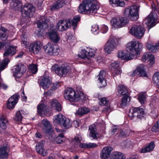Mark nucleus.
<instances>
[{
    "label": "nucleus",
    "instance_id": "11",
    "mask_svg": "<svg viewBox=\"0 0 159 159\" xmlns=\"http://www.w3.org/2000/svg\"><path fill=\"white\" fill-rule=\"evenodd\" d=\"M14 75L17 78L21 77L23 73H25L26 70L25 66L21 64H19L14 66Z\"/></svg>",
    "mask_w": 159,
    "mask_h": 159
},
{
    "label": "nucleus",
    "instance_id": "51",
    "mask_svg": "<svg viewBox=\"0 0 159 159\" xmlns=\"http://www.w3.org/2000/svg\"><path fill=\"white\" fill-rule=\"evenodd\" d=\"M80 20V17L79 16H75L73 19L72 21V25L74 27V29L76 28V25L78 21Z\"/></svg>",
    "mask_w": 159,
    "mask_h": 159
},
{
    "label": "nucleus",
    "instance_id": "54",
    "mask_svg": "<svg viewBox=\"0 0 159 159\" xmlns=\"http://www.w3.org/2000/svg\"><path fill=\"white\" fill-rule=\"evenodd\" d=\"M108 103V101L106 100V98H103L101 99L99 102V104L101 106H104L107 104Z\"/></svg>",
    "mask_w": 159,
    "mask_h": 159
},
{
    "label": "nucleus",
    "instance_id": "26",
    "mask_svg": "<svg viewBox=\"0 0 159 159\" xmlns=\"http://www.w3.org/2000/svg\"><path fill=\"white\" fill-rule=\"evenodd\" d=\"M105 72L104 71H100L99 75L98 76V80L101 84L100 87H103L106 85V80L105 79Z\"/></svg>",
    "mask_w": 159,
    "mask_h": 159
},
{
    "label": "nucleus",
    "instance_id": "49",
    "mask_svg": "<svg viewBox=\"0 0 159 159\" xmlns=\"http://www.w3.org/2000/svg\"><path fill=\"white\" fill-rule=\"evenodd\" d=\"M29 69L32 73L35 74L38 70L37 66L35 64H31L29 66Z\"/></svg>",
    "mask_w": 159,
    "mask_h": 159
},
{
    "label": "nucleus",
    "instance_id": "23",
    "mask_svg": "<svg viewBox=\"0 0 159 159\" xmlns=\"http://www.w3.org/2000/svg\"><path fill=\"white\" fill-rule=\"evenodd\" d=\"M144 112L143 109L140 107L134 108L130 110L129 113V115L131 119H133L136 115L138 114L143 113Z\"/></svg>",
    "mask_w": 159,
    "mask_h": 159
},
{
    "label": "nucleus",
    "instance_id": "43",
    "mask_svg": "<svg viewBox=\"0 0 159 159\" xmlns=\"http://www.w3.org/2000/svg\"><path fill=\"white\" fill-rule=\"evenodd\" d=\"M60 86V84L59 83H53L50 88V89L48 91L46 92L47 95L48 96L51 95L53 91L58 89Z\"/></svg>",
    "mask_w": 159,
    "mask_h": 159
},
{
    "label": "nucleus",
    "instance_id": "31",
    "mask_svg": "<svg viewBox=\"0 0 159 159\" xmlns=\"http://www.w3.org/2000/svg\"><path fill=\"white\" fill-rule=\"evenodd\" d=\"M36 149L37 152L43 156L46 155V153L44 151L43 143L40 142L38 143L36 146Z\"/></svg>",
    "mask_w": 159,
    "mask_h": 159
},
{
    "label": "nucleus",
    "instance_id": "44",
    "mask_svg": "<svg viewBox=\"0 0 159 159\" xmlns=\"http://www.w3.org/2000/svg\"><path fill=\"white\" fill-rule=\"evenodd\" d=\"M7 31V29L3 27L0 28V38L3 40H5L7 39L6 33Z\"/></svg>",
    "mask_w": 159,
    "mask_h": 159
},
{
    "label": "nucleus",
    "instance_id": "62",
    "mask_svg": "<svg viewBox=\"0 0 159 159\" xmlns=\"http://www.w3.org/2000/svg\"><path fill=\"white\" fill-rule=\"evenodd\" d=\"M7 86L6 85L0 82V89L2 88L5 89H7Z\"/></svg>",
    "mask_w": 159,
    "mask_h": 159
},
{
    "label": "nucleus",
    "instance_id": "4",
    "mask_svg": "<svg viewBox=\"0 0 159 159\" xmlns=\"http://www.w3.org/2000/svg\"><path fill=\"white\" fill-rule=\"evenodd\" d=\"M139 5H133L126 8L124 14L125 16L128 17L132 20L136 21L139 18Z\"/></svg>",
    "mask_w": 159,
    "mask_h": 159
},
{
    "label": "nucleus",
    "instance_id": "2",
    "mask_svg": "<svg viewBox=\"0 0 159 159\" xmlns=\"http://www.w3.org/2000/svg\"><path fill=\"white\" fill-rule=\"evenodd\" d=\"M99 7L94 0H83L79 7L78 11L81 13H96Z\"/></svg>",
    "mask_w": 159,
    "mask_h": 159
},
{
    "label": "nucleus",
    "instance_id": "13",
    "mask_svg": "<svg viewBox=\"0 0 159 159\" xmlns=\"http://www.w3.org/2000/svg\"><path fill=\"white\" fill-rule=\"evenodd\" d=\"M49 22V20L47 17L44 16H41L39 20H37V27L40 29H45L48 27V23Z\"/></svg>",
    "mask_w": 159,
    "mask_h": 159
},
{
    "label": "nucleus",
    "instance_id": "48",
    "mask_svg": "<svg viewBox=\"0 0 159 159\" xmlns=\"http://www.w3.org/2000/svg\"><path fill=\"white\" fill-rule=\"evenodd\" d=\"M62 65L63 77H65L66 74L70 71V67L66 65L62 64Z\"/></svg>",
    "mask_w": 159,
    "mask_h": 159
},
{
    "label": "nucleus",
    "instance_id": "45",
    "mask_svg": "<svg viewBox=\"0 0 159 159\" xmlns=\"http://www.w3.org/2000/svg\"><path fill=\"white\" fill-rule=\"evenodd\" d=\"M9 60L8 58H5L3 59L0 64V71L4 70L7 66L9 62Z\"/></svg>",
    "mask_w": 159,
    "mask_h": 159
},
{
    "label": "nucleus",
    "instance_id": "30",
    "mask_svg": "<svg viewBox=\"0 0 159 159\" xmlns=\"http://www.w3.org/2000/svg\"><path fill=\"white\" fill-rule=\"evenodd\" d=\"M64 4L65 3L63 0H57L54 4L52 6L51 10V11L57 10L59 8L62 7Z\"/></svg>",
    "mask_w": 159,
    "mask_h": 159
},
{
    "label": "nucleus",
    "instance_id": "10",
    "mask_svg": "<svg viewBox=\"0 0 159 159\" xmlns=\"http://www.w3.org/2000/svg\"><path fill=\"white\" fill-rule=\"evenodd\" d=\"M116 46L115 39L114 38L110 37L104 45V49L105 52L109 53L116 48Z\"/></svg>",
    "mask_w": 159,
    "mask_h": 159
},
{
    "label": "nucleus",
    "instance_id": "47",
    "mask_svg": "<svg viewBox=\"0 0 159 159\" xmlns=\"http://www.w3.org/2000/svg\"><path fill=\"white\" fill-rule=\"evenodd\" d=\"M129 99V101L130 99V97L128 95H125L122 98L121 100L120 106L122 107H125L127 104Z\"/></svg>",
    "mask_w": 159,
    "mask_h": 159
},
{
    "label": "nucleus",
    "instance_id": "20",
    "mask_svg": "<svg viewBox=\"0 0 159 159\" xmlns=\"http://www.w3.org/2000/svg\"><path fill=\"white\" fill-rule=\"evenodd\" d=\"M41 46L40 42L37 41L31 44L29 49L31 52L34 54H37L41 50Z\"/></svg>",
    "mask_w": 159,
    "mask_h": 159
},
{
    "label": "nucleus",
    "instance_id": "9",
    "mask_svg": "<svg viewBox=\"0 0 159 159\" xmlns=\"http://www.w3.org/2000/svg\"><path fill=\"white\" fill-rule=\"evenodd\" d=\"M129 49L135 55H138L140 54L143 45L139 42L132 41L127 44Z\"/></svg>",
    "mask_w": 159,
    "mask_h": 159
},
{
    "label": "nucleus",
    "instance_id": "12",
    "mask_svg": "<svg viewBox=\"0 0 159 159\" xmlns=\"http://www.w3.org/2000/svg\"><path fill=\"white\" fill-rule=\"evenodd\" d=\"M47 34L51 41L54 43H58L60 39L57 30H55L52 29L50 30Z\"/></svg>",
    "mask_w": 159,
    "mask_h": 159
},
{
    "label": "nucleus",
    "instance_id": "55",
    "mask_svg": "<svg viewBox=\"0 0 159 159\" xmlns=\"http://www.w3.org/2000/svg\"><path fill=\"white\" fill-rule=\"evenodd\" d=\"M55 46L54 45V48H53V50H52V55H57L58 54L60 50L59 48L57 47L56 46H55Z\"/></svg>",
    "mask_w": 159,
    "mask_h": 159
},
{
    "label": "nucleus",
    "instance_id": "22",
    "mask_svg": "<svg viewBox=\"0 0 159 159\" xmlns=\"http://www.w3.org/2000/svg\"><path fill=\"white\" fill-rule=\"evenodd\" d=\"M118 57L119 58H121L122 60H127L133 59L136 57L134 54H126L122 51H120L118 52Z\"/></svg>",
    "mask_w": 159,
    "mask_h": 159
},
{
    "label": "nucleus",
    "instance_id": "60",
    "mask_svg": "<svg viewBox=\"0 0 159 159\" xmlns=\"http://www.w3.org/2000/svg\"><path fill=\"white\" fill-rule=\"evenodd\" d=\"M98 26L95 25H93L92 26V29L91 31L93 32H95L98 29Z\"/></svg>",
    "mask_w": 159,
    "mask_h": 159
},
{
    "label": "nucleus",
    "instance_id": "7",
    "mask_svg": "<svg viewBox=\"0 0 159 159\" xmlns=\"http://www.w3.org/2000/svg\"><path fill=\"white\" fill-rule=\"evenodd\" d=\"M81 138L80 135H77L73 139L72 142L75 144L77 147H79L82 148H93L97 146L95 143H80Z\"/></svg>",
    "mask_w": 159,
    "mask_h": 159
},
{
    "label": "nucleus",
    "instance_id": "46",
    "mask_svg": "<svg viewBox=\"0 0 159 159\" xmlns=\"http://www.w3.org/2000/svg\"><path fill=\"white\" fill-rule=\"evenodd\" d=\"M153 80L155 85L159 89V72L154 74L153 77Z\"/></svg>",
    "mask_w": 159,
    "mask_h": 159
},
{
    "label": "nucleus",
    "instance_id": "15",
    "mask_svg": "<svg viewBox=\"0 0 159 159\" xmlns=\"http://www.w3.org/2000/svg\"><path fill=\"white\" fill-rule=\"evenodd\" d=\"M41 127L45 133L49 134L51 132L52 128L49 122L46 119L42 120Z\"/></svg>",
    "mask_w": 159,
    "mask_h": 159
},
{
    "label": "nucleus",
    "instance_id": "27",
    "mask_svg": "<svg viewBox=\"0 0 159 159\" xmlns=\"http://www.w3.org/2000/svg\"><path fill=\"white\" fill-rule=\"evenodd\" d=\"M51 83L49 77H43L42 79L40 84V85L44 89H46L49 87Z\"/></svg>",
    "mask_w": 159,
    "mask_h": 159
},
{
    "label": "nucleus",
    "instance_id": "19",
    "mask_svg": "<svg viewBox=\"0 0 159 159\" xmlns=\"http://www.w3.org/2000/svg\"><path fill=\"white\" fill-rule=\"evenodd\" d=\"M113 148L111 147H107L104 148L101 151L100 153V158L102 159H107L109 158L113 151Z\"/></svg>",
    "mask_w": 159,
    "mask_h": 159
},
{
    "label": "nucleus",
    "instance_id": "56",
    "mask_svg": "<svg viewBox=\"0 0 159 159\" xmlns=\"http://www.w3.org/2000/svg\"><path fill=\"white\" fill-rule=\"evenodd\" d=\"M119 62L118 61H116L112 63L111 64L112 67L114 68V69L118 68L119 67Z\"/></svg>",
    "mask_w": 159,
    "mask_h": 159
},
{
    "label": "nucleus",
    "instance_id": "14",
    "mask_svg": "<svg viewBox=\"0 0 159 159\" xmlns=\"http://www.w3.org/2000/svg\"><path fill=\"white\" fill-rule=\"evenodd\" d=\"M157 16L156 13L151 12L146 19V20H147L146 23L151 28L155 25V23L157 21Z\"/></svg>",
    "mask_w": 159,
    "mask_h": 159
},
{
    "label": "nucleus",
    "instance_id": "24",
    "mask_svg": "<svg viewBox=\"0 0 159 159\" xmlns=\"http://www.w3.org/2000/svg\"><path fill=\"white\" fill-rule=\"evenodd\" d=\"M136 75H140L141 76L146 77L147 76V74L145 71L144 67L141 65L138 67L137 69L134 70L133 73L131 74L132 76H134Z\"/></svg>",
    "mask_w": 159,
    "mask_h": 159
},
{
    "label": "nucleus",
    "instance_id": "32",
    "mask_svg": "<svg viewBox=\"0 0 159 159\" xmlns=\"http://www.w3.org/2000/svg\"><path fill=\"white\" fill-rule=\"evenodd\" d=\"M16 48L15 47L13 46H10L3 53L4 57H8L9 56H12L15 54L16 52Z\"/></svg>",
    "mask_w": 159,
    "mask_h": 159
},
{
    "label": "nucleus",
    "instance_id": "53",
    "mask_svg": "<svg viewBox=\"0 0 159 159\" xmlns=\"http://www.w3.org/2000/svg\"><path fill=\"white\" fill-rule=\"evenodd\" d=\"M152 131L157 132H159V125L158 122L156 123L152 127Z\"/></svg>",
    "mask_w": 159,
    "mask_h": 159
},
{
    "label": "nucleus",
    "instance_id": "17",
    "mask_svg": "<svg viewBox=\"0 0 159 159\" xmlns=\"http://www.w3.org/2000/svg\"><path fill=\"white\" fill-rule=\"evenodd\" d=\"M19 97V94L17 93L9 98L7 103V108L9 109L13 108L17 103Z\"/></svg>",
    "mask_w": 159,
    "mask_h": 159
},
{
    "label": "nucleus",
    "instance_id": "57",
    "mask_svg": "<svg viewBox=\"0 0 159 159\" xmlns=\"http://www.w3.org/2000/svg\"><path fill=\"white\" fill-rule=\"evenodd\" d=\"M121 72V70L120 69V68L119 67L118 68L114 69L113 71V73L116 75H120Z\"/></svg>",
    "mask_w": 159,
    "mask_h": 159
},
{
    "label": "nucleus",
    "instance_id": "6",
    "mask_svg": "<svg viewBox=\"0 0 159 159\" xmlns=\"http://www.w3.org/2000/svg\"><path fill=\"white\" fill-rule=\"evenodd\" d=\"M128 22L126 18L122 16L114 17L111 20L112 25L115 28H121Z\"/></svg>",
    "mask_w": 159,
    "mask_h": 159
},
{
    "label": "nucleus",
    "instance_id": "39",
    "mask_svg": "<svg viewBox=\"0 0 159 159\" xmlns=\"http://www.w3.org/2000/svg\"><path fill=\"white\" fill-rule=\"evenodd\" d=\"M155 146L154 143V142H151L148 146L145 148H142L140 152L145 153L152 151L154 149Z\"/></svg>",
    "mask_w": 159,
    "mask_h": 159
},
{
    "label": "nucleus",
    "instance_id": "36",
    "mask_svg": "<svg viewBox=\"0 0 159 159\" xmlns=\"http://www.w3.org/2000/svg\"><path fill=\"white\" fill-rule=\"evenodd\" d=\"M50 105L52 107L54 108L57 111H60L61 110V106L57 100H52L50 102Z\"/></svg>",
    "mask_w": 159,
    "mask_h": 159
},
{
    "label": "nucleus",
    "instance_id": "41",
    "mask_svg": "<svg viewBox=\"0 0 159 159\" xmlns=\"http://www.w3.org/2000/svg\"><path fill=\"white\" fill-rule=\"evenodd\" d=\"M24 111L23 110L18 111L16 113L14 119L15 121L20 122L23 118L22 115L24 114Z\"/></svg>",
    "mask_w": 159,
    "mask_h": 159
},
{
    "label": "nucleus",
    "instance_id": "29",
    "mask_svg": "<svg viewBox=\"0 0 159 159\" xmlns=\"http://www.w3.org/2000/svg\"><path fill=\"white\" fill-rule=\"evenodd\" d=\"M52 69L57 75L61 77H63L62 65L59 66L57 64H55L52 66Z\"/></svg>",
    "mask_w": 159,
    "mask_h": 159
},
{
    "label": "nucleus",
    "instance_id": "16",
    "mask_svg": "<svg viewBox=\"0 0 159 159\" xmlns=\"http://www.w3.org/2000/svg\"><path fill=\"white\" fill-rule=\"evenodd\" d=\"M70 25V23L69 20H60L57 24L56 29L61 31H63L68 29Z\"/></svg>",
    "mask_w": 159,
    "mask_h": 159
},
{
    "label": "nucleus",
    "instance_id": "42",
    "mask_svg": "<svg viewBox=\"0 0 159 159\" xmlns=\"http://www.w3.org/2000/svg\"><path fill=\"white\" fill-rule=\"evenodd\" d=\"M89 112V109L86 107H82L79 108L76 112V115L83 116L87 114Z\"/></svg>",
    "mask_w": 159,
    "mask_h": 159
},
{
    "label": "nucleus",
    "instance_id": "1",
    "mask_svg": "<svg viewBox=\"0 0 159 159\" xmlns=\"http://www.w3.org/2000/svg\"><path fill=\"white\" fill-rule=\"evenodd\" d=\"M11 5L15 10H20L24 20L26 23L29 22L35 11V7L31 4H25L21 6V1L20 0H15L11 3Z\"/></svg>",
    "mask_w": 159,
    "mask_h": 159
},
{
    "label": "nucleus",
    "instance_id": "25",
    "mask_svg": "<svg viewBox=\"0 0 159 159\" xmlns=\"http://www.w3.org/2000/svg\"><path fill=\"white\" fill-rule=\"evenodd\" d=\"M89 135L90 137L94 139H98V134L94 124H92L89 126Z\"/></svg>",
    "mask_w": 159,
    "mask_h": 159
},
{
    "label": "nucleus",
    "instance_id": "50",
    "mask_svg": "<svg viewBox=\"0 0 159 159\" xmlns=\"http://www.w3.org/2000/svg\"><path fill=\"white\" fill-rule=\"evenodd\" d=\"M64 139V134L61 133L55 139V141L57 143H61L63 142Z\"/></svg>",
    "mask_w": 159,
    "mask_h": 159
},
{
    "label": "nucleus",
    "instance_id": "64",
    "mask_svg": "<svg viewBox=\"0 0 159 159\" xmlns=\"http://www.w3.org/2000/svg\"><path fill=\"white\" fill-rule=\"evenodd\" d=\"M5 46V44L4 43L0 42V50L4 48Z\"/></svg>",
    "mask_w": 159,
    "mask_h": 159
},
{
    "label": "nucleus",
    "instance_id": "59",
    "mask_svg": "<svg viewBox=\"0 0 159 159\" xmlns=\"http://www.w3.org/2000/svg\"><path fill=\"white\" fill-rule=\"evenodd\" d=\"M144 113H140L139 114H137L136 115V116L137 118L138 119H143L144 118Z\"/></svg>",
    "mask_w": 159,
    "mask_h": 159
},
{
    "label": "nucleus",
    "instance_id": "5",
    "mask_svg": "<svg viewBox=\"0 0 159 159\" xmlns=\"http://www.w3.org/2000/svg\"><path fill=\"white\" fill-rule=\"evenodd\" d=\"M53 123L60 125L62 128L67 129L71 127L72 125L70 120L66 118L64 116L61 114H58L54 116Z\"/></svg>",
    "mask_w": 159,
    "mask_h": 159
},
{
    "label": "nucleus",
    "instance_id": "40",
    "mask_svg": "<svg viewBox=\"0 0 159 159\" xmlns=\"http://www.w3.org/2000/svg\"><path fill=\"white\" fill-rule=\"evenodd\" d=\"M8 120L5 116H3L0 117V127L2 130L6 128V123H7Z\"/></svg>",
    "mask_w": 159,
    "mask_h": 159
},
{
    "label": "nucleus",
    "instance_id": "58",
    "mask_svg": "<svg viewBox=\"0 0 159 159\" xmlns=\"http://www.w3.org/2000/svg\"><path fill=\"white\" fill-rule=\"evenodd\" d=\"M119 152H113L111 157V159H118Z\"/></svg>",
    "mask_w": 159,
    "mask_h": 159
},
{
    "label": "nucleus",
    "instance_id": "38",
    "mask_svg": "<svg viewBox=\"0 0 159 159\" xmlns=\"http://www.w3.org/2000/svg\"><path fill=\"white\" fill-rule=\"evenodd\" d=\"M38 112L40 116L46 114L48 111L46 107L43 104L39 105L37 107Z\"/></svg>",
    "mask_w": 159,
    "mask_h": 159
},
{
    "label": "nucleus",
    "instance_id": "8",
    "mask_svg": "<svg viewBox=\"0 0 159 159\" xmlns=\"http://www.w3.org/2000/svg\"><path fill=\"white\" fill-rule=\"evenodd\" d=\"M129 33L135 37L139 39L144 35L145 30L144 28L141 26L134 25L130 29Z\"/></svg>",
    "mask_w": 159,
    "mask_h": 159
},
{
    "label": "nucleus",
    "instance_id": "61",
    "mask_svg": "<svg viewBox=\"0 0 159 159\" xmlns=\"http://www.w3.org/2000/svg\"><path fill=\"white\" fill-rule=\"evenodd\" d=\"M118 159H125V156L122 153L119 152Z\"/></svg>",
    "mask_w": 159,
    "mask_h": 159
},
{
    "label": "nucleus",
    "instance_id": "3",
    "mask_svg": "<svg viewBox=\"0 0 159 159\" xmlns=\"http://www.w3.org/2000/svg\"><path fill=\"white\" fill-rule=\"evenodd\" d=\"M80 92V94L79 93L77 94L74 89L68 88L64 91V97L66 99L71 102L78 101L80 99L84 100L85 98L84 94Z\"/></svg>",
    "mask_w": 159,
    "mask_h": 159
},
{
    "label": "nucleus",
    "instance_id": "35",
    "mask_svg": "<svg viewBox=\"0 0 159 159\" xmlns=\"http://www.w3.org/2000/svg\"><path fill=\"white\" fill-rule=\"evenodd\" d=\"M111 4H114L117 6L124 7L127 2V0H109Z\"/></svg>",
    "mask_w": 159,
    "mask_h": 159
},
{
    "label": "nucleus",
    "instance_id": "18",
    "mask_svg": "<svg viewBox=\"0 0 159 159\" xmlns=\"http://www.w3.org/2000/svg\"><path fill=\"white\" fill-rule=\"evenodd\" d=\"M10 151L9 147L7 145L0 147V159L7 158Z\"/></svg>",
    "mask_w": 159,
    "mask_h": 159
},
{
    "label": "nucleus",
    "instance_id": "37",
    "mask_svg": "<svg viewBox=\"0 0 159 159\" xmlns=\"http://www.w3.org/2000/svg\"><path fill=\"white\" fill-rule=\"evenodd\" d=\"M53 48H54V45L49 42L44 47L45 52L51 55H52Z\"/></svg>",
    "mask_w": 159,
    "mask_h": 159
},
{
    "label": "nucleus",
    "instance_id": "28",
    "mask_svg": "<svg viewBox=\"0 0 159 159\" xmlns=\"http://www.w3.org/2000/svg\"><path fill=\"white\" fill-rule=\"evenodd\" d=\"M143 60L145 61L148 60L149 61L151 65H152L154 63V56L151 53H145L143 56Z\"/></svg>",
    "mask_w": 159,
    "mask_h": 159
},
{
    "label": "nucleus",
    "instance_id": "52",
    "mask_svg": "<svg viewBox=\"0 0 159 159\" xmlns=\"http://www.w3.org/2000/svg\"><path fill=\"white\" fill-rule=\"evenodd\" d=\"M138 99L140 102L142 104H144L146 100V95L145 93H140L138 96Z\"/></svg>",
    "mask_w": 159,
    "mask_h": 159
},
{
    "label": "nucleus",
    "instance_id": "33",
    "mask_svg": "<svg viewBox=\"0 0 159 159\" xmlns=\"http://www.w3.org/2000/svg\"><path fill=\"white\" fill-rule=\"evenodd\" d=\"M118 92L121 95H128L129 92L127 88L124 85H119L117 87Z\"/></svg>",
    "mask_w": 159,
    "mask_h": 159
},
{
    "label": "nucleus",
    "instance_id": "21",
    "mask_svg": "<svg viewBox=\"0 0 159 159\" xmlns=\"http://www.w3.org/2000/svg\"><path fill=\"white\" fill-rule=\"evenodd\" d=\"M82 52L84 54H81V55L79 54V56L82 59L87 58L89 59L90 57H94L95 51L94 50L91 49H88V51H86L85 50H83Z\"/></svg>",
    "mask_w": 159,
    "mask_h": 159
},
{
    "label": "nucleus",
    "instance_id": "63",
    "mask_svg": "<svg viewBox=\"0 0 159 159\" xmlns=\"http://www.w3.org/2000/svg\"><path fill=\"white\" fill-rule=\"evenodd\" d=\"M152 7L153 9V10L154 12H152V13H156L157 14V13L158 14H159V11L157 10V8L155 7V5H152Z\"/></svg>",
    "mask_w": 159,
    "mask_h": 159
},
{
    "label": "nucleus",
    "instance_id": "34",
    "mask_svg": "<svg viewBox=\"0 0 159 159\" xmlns=\"http://www.w3.org/2000/svg\"><path fill=\"white\" fill-rule=\"evenodd\" d=\"M146 48L151 52H156L159 48V42L156 44L153 45L150 43H148L146 45Z\"/></svg>",
    "mask_w": 159,
    "mask_h": 159
}]
</instances>
